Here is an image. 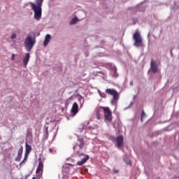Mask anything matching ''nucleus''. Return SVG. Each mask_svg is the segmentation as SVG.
<instances>
[{"label": "nucleus", "instance_id": "nucleus-1", "mask_svg": "<svg viewBox=\"0 0 179 179\" xmlns=\"http://www.w3.org/2000/svg\"><path fill=\"white\" fill-rule=\"evenodd\" d=\"M34 44H36V38H33L30 36H28L24 41V47L25 50L30 52L33 47H34Z\"/></svg>", "mask_w": 179, "mask_h": 179}, {"label": "nucleus", "instance_id": "nucleus-2", "mask_svg": "<svg viewBox=\"0 0 179 179\" xmlns=\"http://www.w3.org/2000/svg\"><path fill=\"white\" fill-rule=\"evenodd\" d=\"M133 39L134 40V45H135V47H142L143 45V40L142 39L139 30H136L133 35Z\"/></svg>", "mask_w": 179, "mask_h": 179}, {"label": "nucleus", "instance_id": "nucleus-3", "mask_svg": "<svg viewBox=\"0 0 179 179\" xmlns=\"http://www.w3.org/2000/svg\"><path fill=\"white\" fill-rule=\"evenodd\" d=\"M101 108L104 111V118L106 122H111V120H113V113L111 112V110H110V108L101 106Z\"/></svg>", "mask_w": 179, "mask_h": 179}, {"label": "nucleus", "instance_id": "nucleus-4", "mask_svg": "<svg viewBox=\"0 0 179 179\" xmlns=\"http://www.w3.org/2000/svg\"><path fill=\"white\" fill-rule=\"evenodd\" d=\"M31 8L34 12V17L36 20L41 19V7H37L34 3H31Z\"/></svg>", "mask_w": 179, "mask_h": 179}, {"label": "nucleus", "instance_id": "nucleus-5", "mask_svg": "<svg viewBox=\"0 0 179 179\" xmlns=\"http://www.w3.org/2000/svg\"><path fill=\"white\" fill-rule=\"evenodd\" d=\"M113 105L115 106V108H117V106H118L117 101L120 99V93L115 90H113Z\"/></svg>", "mask_w": 179, "mask_h": 179}, {"label": "nucleus", "instance_id": "nucleus-6", "mask_svg": "<svg viewBox=\"0 0 179 179\" xmlns=\"http://www.w3.org/2000/svg\"><path fill=\"white\" fill-rule=\"evenodd\" d=\"M115 143L116 148H118V149L122 148L124 146V137L122 136L117 137Z\"/></svg>", "mask_w": 179, "mask_h": 179}, {"label": "nucleus", "instance_id": "nucleus-7", "mask_svg": "<svg viewBox=\"0 0 179 179\" xmlns=\"http://www.w3.org/2000/svg\"><path fill=\"white\" fill-rule=\"evenodd\" d=\"M76 146H78L79 149H83V147L85 146V140L83 138H78L77 140V143L73 147V150L76 149Z\"/></svg>", "mask_w": 179, "mask_h": 179}, {"label": "nucleus", "instance_id": "nucleus-8", "mask_svg": "<svg viewBox=\"0 0 179 179\" xmlns=\"http://www.w3.org/2000/svg\"><path fill=\"white\" fill-rule=\"evenodd\" d=\"M82 156H84V158L81 161H78L77 162V166H83V164H85V163H86L90 159L89 155H85L83 153L79 155L80 157Z\"/></svg>", "mask_w": 179, "mask_h": 179}, {"label": "nucleus", "instance_id": "nucleus-9", "mask_svg": "<svg viewBox=\"0 0 179 179\" xmlns=\"http://www.w3.org/2000/svg\"><path fill=\"white\" fill-rule=\"evenodd\" d=\"M158 69L159 67L157 66V64H156V62L155 60H151L150 70L152 72V73H157Z\"/></svg>", "mask_w": 179, "mask_h": 179}, {"label": "nucleus", "instance_id": "nucleus-10", "mask_svg": "<svg viewBox=\"0 0 179 179\" xmlns=\"http://www.w3.org/2000/svg\"><path fill=\"white\" fill-rule=\"evenodd\" d=\"M78 108H79V106H78V103L76 102H74L73 103V106H72V108H71V113L73 115H76L78 113Z\"/></svg>", "mask_w": 179, "mask_h": 179}, {"label": "nucleus", "instance_id": "nucleus-11", "mask_svg": "<svg viewBox=\"0 0 179 179\" xmlns=\"http://www.w3.org/2000/svg\"><path fill=\"white\" fill-rule=\"evenodd\" d=\"M29 60H30V53H27L25 55L24 58L23 59V65L24 68L27 66V64H29Z\"/></svg>", "mask_w": 179, "mask_h": 179}, {"label": "nucleus", "instance_id": "nucleus-12", "mask_svg": "<svg viewBox=\"0 0 179 179\" xmlns=\"http://www.w3.org/2000/svg\"><path fill=\"white\" fill-rule=\"evenodd\" d=\"M22 153H23V147L21 146L18 150V154H17V157L15 158V162H20V160L22 159Z\"/></svg>", "mask_w": 179, "mask_h": 179}, {"label": "nucleus", "instance_id": "nucleus-13", "mask_svg": "<svg viewBox=\"0 0 179 179\" xmlns=\"http://www.w3.org/2000/svg\"><path fill=\"white\" fill-rule=\"evenodd\" d=\"M50 40H51V35L47 34L45 37V40L43 42L44 47H47V45H48V43H50Z\"/></svg>", "mask_w": 179, "mask_h": 179}, {"label": "nucleus", "instance_id": "nucleus-14", "mask_svg": "<svg viewBox=\"0 0 179 179\" xmlns=\"http://www.w3.org/2000/svg\"><path fill=\"white\" fill-rule=\"evenodd\" d=\"M43 162H39L38 166L36 169V174H38V173H40L41 171H43Z\"/></svg>", "mask_w": 179, "mask_h": 179}, {"label": "nucleus", "instance_id": "nucleus-15", "mask_svg": "<svg viewBox=\"0 0 179 179\" xmlns=\"http://www.w3.org/2000/svg\"><path fill=\"white\" fill-rule=\"evenodd\" d=\"M26 155H29L31 152V146H30L27 143H25Z\"/></svg>", "mask_w": 179, "mask_h": 179}, {"label": "nucleus", "instance_id": "nucleus-16", "mask_svg": "<svg viewBox=\"0 0 179 179\" xmlns=\"http://www.w3.org/2000/svg\"><path fill=\"white\" fill-rule=\"evenodd\" d=\"M113 78H118V73H117V68L113 66Z\"/></svg>", "mask_w": 179, "mask_h": 179}, {"label": "nucleus", "instance_id": "nucleus-17", "mask_svg": "<svg viewBox=\"0 0 179 179\" xmlns=\"http://www.w3.org/2000/svg\"><path fill=\"white\" fill-rule=\"evenodd\" d=\"M43 0H36V3H37V6H36V8H41V5H43Z\"/></svg>", "mask_w": 179, "mask_h": 179}, {"label": "nucleus", "instance_id": "nucleus-18", "mask_svg": "<svg viewBox=\"0 0 179 179\" xmlns=\"http://www.w3.org/2000/svg\"><path fill=\"white\" fill-rule=\"evenodd\" d=\"M78 22V17H75L70 22V24H75Z\"/></svg>", "mask_w": 179, "mask_h": 179}, {"label": "nucleus", "instance_id": "nucleus-19", "mask_svg": "<svg viewBox=\"0 0 179 179\" xmlns=\"http://www.w3.org/2000/svg\"><path fill=\"white\" fill-rule=\"evenodd\" d=\"M124 162L126 163V164H128L129 166L131 165V160L128 159V158H125Z\"/></svg>", "mask_w": 179, "mask_h": 179}, {"label": "nucleus", "instance_id": "nucleus-20", "mask_svg": "<svg viewBox=\"0 0 179 179\" xmlns=\"http://www.w3.org/2000/svg\"><path fill=\"white\" fill-rule=\"evenodd\" d=\"M106 93H108V94H113V90L107 89L106 90Z\"/></svg>", "mask_w": 179, "mask_h": 179}, {"label": "nucleus", "instance_id": "nucleus-21", "mask_svg": "<svg viewBox=\"0 0 179 179\" xmlns=\"http://www.w3.org/2000/svg\"><path fill=\"white\" fill-rule=\"evenodd\" d=\"M145 117H146V114L145 113V111L142 112L141 114V121H143V118H145Z\"/></svg>", "mask_w": 179, "mask_h": 179}, {"label": "nucleus", "instance_id": "nucleus-22", "mask_svg": "<svg viewBox=\"0 0 179 179\" xmlns=\"http://www.w3.org/2000/svg\"><path fill=\"white\" fill-rule=\"evenodd\" d=\"M11 38L12 40H15V38H16V34H13L11 36Z\"/></svg>", "mask_w": 179, "mask_h": 179}, {"label": "nucleus", "instance_id": "nucleus-23", "mask_svg": "<svg viewBox=\"0 0 179 179\" xmlns=\"http://www.w3.org/2000/svg\"><path fill=\"white\" fill-rule=\"evenodd\" d=\"M70 100H73V96H71L70 98H69L67 100H66V103H68V104H69V102Z\"/></svg>", "mask_w": 179, "mask_h": 179}, {"label": "nucleus", "instance_id": "nucleus-24", "mask_svg": "<svg viewBox=\"0 0 179 179\" xmlns=\"http://www.w3.org/2000/svg\"><path fill=\"white\" fill-rule=\"evenodd\" d=\"M11 61H15V54H13L11 56Z\"/></svg>", "mask_w": 179, "mask_h": 179}, {"label": "nucleus", "instance_id": "nucleus-25", "mask_svg": "<svg viewBox=\"0 0 179 179\" xmlns=\"http://www.w3.org/2000/svg\"><path fill=\"white\" fill-rule=\"evenodd\" d=\"M114 173H115L116 174H117V173H120V171L117 169H114Z\"/></svg>", "mask_w": 179, "mask_h": 179}, {"label": "nucleus", "instance_id": "nucleus-26", "mask_svg": "<svg viewBox=\"0 0 179 179\" xmlns=\"http://www.w3.org/2000/svg\"><path fill=\"white\" fill-rule=\"evenodd\" d=\"M26 160H27V159H24L21 162L20 164L22 165V164H24V162H26Z\"/></svg>", "mask_w": 179, "mask_h": 179}, {"label": "nucleus", "instance_id": "nucleus-27", "mask_svg": "<svg viewBox=\"0 0 179 179\" xmlns=\"http://www.w3.org/2000/svg\"><path fill=\"white\" fill-rule=\"evenodd\" d=\"M24 160H27V155H25V156H24Z\"/></svg>", "mask_w": 179, "mask_h": 179}, {"label": "nucleus", "instance_id": "nucleus-28", "mask_svg": "<svg viewBox=\"0 0 179 179\" xmlns=\"http://www.w3.org/2000/svg\"><path fill=\"white\" fill-rule=\"evenodd\" d=\"M49 152H50V153H52V149H49Z\"/></svg>", "mask_w": 179, "mask_h": 179}, {"label": "nucleus", "instance_id": "nucleus-29", "mask_svg": "<svg viewBox=\"0 0 179 179\" xmlns=\"http://www.w3.org/2000/svg\"><path fill=\"white\" fill-rule=\"evenodd\" d=\"M97 120H100V116L97 115Z\"/></svg>", "mask_w": 179, "mask_h": 179}, {"label": "nucleus", "instance_id": "nucleus-30", "mask_svg": "<svg viewBox=\"0 0 179 179\" xmlns=\"http://www.w3.org/2000/svg\"><path fill=\"white\" fill-rule=\"evenodd\" d=\"M32 179H36V177L32 178Z\"/></svg>", "mask_w": 179, "mask_h": 179}, {"label": "nucleus", "instance_id": "nucleus-31", "mask_svg": "<svg viewBox=\"0 0 179 179\" xmlns=\"http://www.w3.org/2000/svg\"><path fill=\"white\" fill-rule=\"evenodd\" d=\"M111 103H113V100H111Z\"/></svg>", "mask_w": 179, "mask_h": 179}]
</instances>
